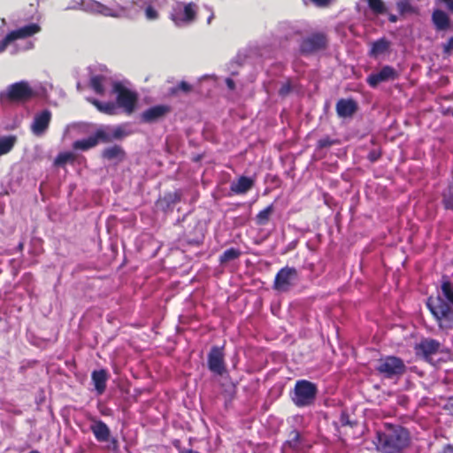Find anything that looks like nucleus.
Wrapping results in <instances>:
<instances>
[{"label":"nucleus","instance_id":"nucleus-12","mask_svg":"<svg viewBox=\"0 0 453 453\" xmlns=\"http://www.w3.org/2000/svg\"><path fill=\"white\" fill-rule=\"evenodd\" d=\"M396 72L390 66H384L380 72L371 74L367 81L372 87H376L380 82L391 81L396 78Z\"/></svg>","mask_w":453,"mask_h":453},{"label":"nucleus","instance_id":"nucleus-16","mask_svg":"<svg viewBox=\"0 0 453 453\" xmlns=\"http://www.w3.org/2000/svg\"><path fill=\"white\" fill-rule=\"evenodd\" d=\"M169 111V108L165 105H157L153 106L148 110H146L142 113V119L145 121L151 122L158 119L159 118L163 117L165 113H167Z\"/></svg>","mask_w":453,"mask_h":453},{"label":"nucleus","instance_id":"nucleus-31","mask_svg":"<svg viewBox=\"0 0 453 453\" xmlns=\"http://www.w3.org/2000/svg\"><path fill=\"white\" fill-rule=\"evenodd\" d=\"M441 292L447 301L453 305V290L449 281H444L442 283Z\"/></svg>","mask_w":453,"mask_h":453},{"label":"nucleus","instance_id":"nucleus-2","mask_svg":"<svg viewBox=\"0 0 453 453\" xmlns=\"http://www.w3.org/2000/svg\"><path fill=\"white\" fill-rule=\"evenodd\" d=\"M409 433L401 426H388L383 433L377 434V449L384 453H395L409 443Z\"/></svg>","mask_w":453,"mask_h":453},{"label":"nucleus","instance_id":"nucleus-29","mask_svg":"<svg viewBox=\"0 0 453 453\" xmlns=\"http://www.w3.org/2000/svg\"><path fill=\"white\" fill-rule=\"evenodd\" d=\"M239 255H240L239 250H237L235 249H229L222 254V256L220 257V262L226 263V262L232 261V260L237 258L239 257Z\"/></svg>","mask_w":453,"mask_h":453},{"label":"nucleus","instance_id":"nucleus-43","mask_svg":"<svg viewBox=\"0 0 453 453\" xmlns=\"http://www.w3.org/2000/svg\"><path fill=\"white\" fill-rule=\"evenodd\" d=\"M341 422L342 425H351V422L349 420L348 416H346L345 414H342L341 418Z\"/></svg>","mask_w":453,"mask_h":453},{"label":"nucleus","instance_id":"nucleus-3","mask_svg":"<svg viewBox=\"0 0 453 453\" xmlns=\"http://www.w3.org/2000/svg\"><path fill=\"white\" fill-rule=\"evenodd\" d=\"M197 11L198 6L195 3L177 2L173 7L170 18L175 26L183 27L196 20Z\"/></svg>","mask_w":453,"mask_h":453},{"label":"nucleus","instance_id":"nucleus-30","mask_svg":"<svg viewBox=\"0 0 453 453\" xmlns=\"http://www.w3.org/2000/svg\"><path fill=\"white\" fill-rule=\"evenodd\" d=\"M159 4L157 2L155 4H150L144 8L145 17L148 20H155L158 18V12L156 10V7Z\"/></svg>","mask_w":453,"mask_h":453},{"label":"nucleus","instance_id":"nucleus-36","mask_svg":"<svg viewBox=\"0 0 453 453\" xmlns=\"http://www.w3.org/2000/svg\"><path fill=\"white\" fill-rule=\"evenodd\" d=\"M453 50V37L450 38L448 42L444 45V52L448 55Z\"/></svg>","mask_w":453,"mask_h":453},{"label":"nucleus","instance_id":"nucleus-35","mask_svg":"<svg viewBox=\"0 0 453 453\" xmlns=\"http://www.w3.org/2000/svg\"><path fill=\"white\" fill-rule=\"evenodd\" d=\"M71 159H73V155L71 153H65V154H61L58 157L56 163L59 164V165L65 164V163L70 161Z\"/></svg>","mask_w":453,"mask_h":453},{"label":"nucleus","instance_id":"nucleus-23","mask_svg":"<svg viewBox=\"0 0 453 453\" xmlns=\"http://www.w3.org/2000/svg\"><path fill=\"white\" fill-rule=\"evenodd\" d=\"M389 48V42L384 39L378 40L372 43L370 54L372 57L378 58L385 54Z\"/></svg>","mask_w":453,"mask_h":453},{"label":"nucleus","instance_id":"nucleus-14","mask_svg":"<svg viewBox=\"0 0 453 453\" xmlns=\"http://www.w3.org/2000/svg\"><path fill=\"white\" fill-rule=\"evenodd\" d=\"M208 362L211 371L218 374L224 372L223 354L220 349L213 348L211 350Z\"/></svg>","mask_w":453,"mask_h":453},{"label":"nucleus","instance_id":"nucleus-27","mask_svg":"<svg viewBox=\"0 0 453 453\" xmlns=\"http://www.w3.org/2000/svg\"><path fill=\"white\" fill-rule=\"evenodd\" d=\"M106 82V79L103 76H94L91 79V86L96 93L97 94H103L104 93V87Z\"/></svg>","mask_w":453,"mask_h":453},{"label":"nucleus","instance_id":"nucleus-1","mask_svg":"<svg viewBox=\"0 0 453 453\" xmlns=\"http://www.w3.org/2000/svg\"><path fill=\"white\" fill-rule=\"evenodd\" d=\"M158 0H129L124 5L114 4L106 5L96 0H81L73 8L81 7L83 11L101 14L105 17L123 18L128 16L129 10L133 7L144 9L150 4H155Z\"/></svg>","mask_w":453,"mask_h":453},{"label":"nucleus","instance_id":"nucleus-20","mask_svg":"<svg viewBox=\"0 0 453 453\" xmlns=\"http://www.w3.org/2000/svg\"><path fill=\"white\" fill-rule=\"evenodd\" d=\"M439 349L440 343L432 339H426L422 341L418 346V349L422 351L426 358L438 352Z\"/></svg>","mask_w":453,"mask_h":453},{"label":"nucleus","instance_id":"nucleus-26","mask_svg":"<svg viewBox=\"0 0 453 453\" xmlns=\"http://www.w3.org/2000/svg\"><path fill=\"white\" fill-rule=\"evenodd\" d=\"M91 103L100 111L106 114H114L116 111V105L113 103H100L97 100H92Z\"/></svg>","mask_w":453,"mask_h":453},{"label":"nucleus","instance_id":"nucleus-39","mask_svg":"<svg viewBox=\"0 0 453 453\" xmlns=\"http://www.w3.org/2000/svg\"><path fill=\"white\" fill-rule=\"evenodd\" d=\"M445 409L449 411L451 415H453V397L448 400L445 404Z\"/></svg>","mask_w":453,"mask_h":453},{"label":"nucleus","instance_id":"nucleus-8","mask_svg":"<svg viewBox=\"0 0 453 453\" xmlns=\"http://www.w3.org/2000/svg\"><path fill=\"white\" fill-rule=\"evenodd\" d=\"M297 272L293 267L282 268L276 275L274 287L279 291H287L295 284Z\"/></svg>","mask_w":453,"mask_h":453},{"label":"nucleus","instance_id":"nucleus-15","mask_svg":"<svg viewBox=\"0 0 453 453\" xmlns=\"http://www.w3.org/2000/svg\"><path fill=\"white\" fill-rule=\"evenodd\" d=\"M356 110L357 104L351 99H341L336 104L337 114L342 118L350 117Z\"/></svg>","mask_w":453,"mask_h":453},{"label":"nucleus","instance_id":"nucleus-6","mask_svg":"<svg viewBox=\"0 0 453 453\" xmlns=\"http://www.w3.org/2000/svg\"><path fill=\"white\" fill-rule=\"evenodd\" d=\"M35 88L27 81L10 85L2 94V99L11 101H27L35 96Z\"/></svg>","mask_w":453,"mask_h":453},{"label":"nucleus","instance_id":"nucleus-18","mask_svg":"<svg viewBox=\"0 0 453 453\" xmlns=\"http://www.w3.org/2000/svg\"><path fill=\"white\" fill-rule=\"evenodd\" d=\"M95 437L99 441H108L110 438V429L102 421H94L90 426Z\"/></svg>","mask_w":453,"mask_h":453},{"label":"nucleus","instance_id":"nucleus-7","mask_svg":"<svg viewBox=\"0 0 453 453\" xmlns=\"http://www.w3.org/2000/svg\"><path fill=\"white\" fill-rule=\"evenodd\" d=\"M377 370L386 377H394L403 374L405 371L403 362L395 357H386L379 360Z\"/></svg>","mask_w":453,"mask_h":453},{"label":"nucleus","instance_id":"nucleus-13","mask_svg":"<svg viewBox=\"0 0 453 453\" xmlns=\"http://www.w3.org/2000/svg\"><path fill=\"white\" fill-rule=\"evenodd\" d=\"M42 31V27L38 23H30L20 27L11 32L14 40L26 39L31 37Z\"/></svg>","mask_w":453,"mask_h":453},{"label":"nucleus","instance_id":"nucleus-22","mask_svg":"<svg viewBox=\"0 0 453 453\" xmlns=\"http://www.w3.org/2000/svg\"><path fill=\"white\" fill-rule=\"evenodd\" d=\"M103 157L108 160L119 162L124 157V151L119 146L114 145L105 149Z\"/></svg>","mask_w":453,"mask_h":453},{"label":"nucleus","instance_id":"nucleus-24","mask_svg":"<svg viewBox=\"0 0 453 453\" xmlns=\"http://www.w3.org/2000/svg\"><path fill=\"white\" fill-rule=\"evenodd\" d=\"M16 142L14 136H6L0 139V157L12 150Z\"/></svg>","mask_w":453,"mask_h":453},{"label":"nucleus","instance_id":"nucleus-5","mask_svg":"<svg viewBox=\"0 0 453 453\" xmlns=\"http://www.w3.org/2000/svg\"><path fill=\"white\" fill-rule=\"evenodd\" d=\"M317 394L315 384L308 380H298L296 383L292 400L296 405L302 407L313 403Z\"/></svg>","mask_w":453,"mask_h":453},{"label":"nucleus","instance_id":"nucleus-10","mask_svg":"<svg viewBox=\"0 0 453 453\" xmlns=\"http://www.w3.org/2000/svg\"><path fill=\"white\" fill-rule=\"evenodd\" d=\"M326 39L323 34H315L304 39L301 44V50L311 53L326 47Z\"/></svg>","mask_w":453,"mask_h":453},{"label":"nucleus","instance_id":"nucleus-44","mask_svg":"<svg viewBox=\"0 0 453 453\" xmlns=\"http://www.w3.org/2000/svg\"><path fill=\"white\" fill-rule=\"evenodd\" d=\"M289 89H290V88H289V85H284V86H282V88H280V93L281 95H286V94H288V93Z\"/></svg>","mask_w":453,"mask_h":453},{"label":"nucleus","instance_id":"nucleus-9","mask_svg":"<svg viewBox=\"0 0 453 453\" xmlns=\"http://www.w3.org/2000/svg\"><path fill=\"white\" fill-rule=\"evenodd\" d=\"M113 90L117 94L119 106L124 108L128 113L132 112L136 102V96L118 83L114 84Z\"/></svg>","mask_w":453,"mask_h":453},{"label":"nucleus","instance_id":"nucleus-47","mask_svg":"<svg viewBox=\"0 0 453 453\" xmlns=\"http://www.w3.org/2000/svg\"><path fill=\"white\" fill-rule=\"evenodd\" d=\"M390 20H391V21H393V22H395V21L396 20V19H395V16H392V17L390 18Z\"/></svg>","mask_w":453,"mask_h":453},{"label":"nucleus","instance_id":"nucleus-17","mask_svg":"<svg viewBox=\"0 0 453 453\" xmlns=\"http://www.w3.org/2000/svg\"><path fill=\"white\" fill-rule=\"evenodd\" d=\"M432 19L438 30H446L450 27V19L449 15L440 9L434 10Z\"/></svg>","mask_w":453,"mask_h":453},{"label":"nucleus","instance_id":"nucleus-4","mask_svg":"<svg viewBox=\"0 0 453 453\" xmlns=\"http://www.w3.org/2000/svg\"><path fill=\"white\" fill-rule=\"evenodd\" d=\"M427 305L439 322L441 328H449L453 325V313L449 303H445L441 296L430 297Z\"/></svg>","mask_w":453,"mask_h":453},{"label":"nucleus","instance_id":"nucleus-28","mask_svg":"<svg viewBox=\"0 0 453 453\" xmlns=\"http://www.w3.org/2000/svg\"><path fill=\"white\" fill-rule=\"evenodd\" d=\"M371 10L376 14H382L386 12V8L382 0H367Z\"/></svg>","mask_w":453,"mask_h":453},{"label":"nucleus","instance_id":"nucleus-21","mask_svg":"<svg viewBox=\"0 0 453 453\" xmlns=\"http://www.w3.org/2000/svg\"><path fill=\"white\" fill-rule=\"evenodd\" d=\"M92 380L96 390L98 394H102L106 386L107 373L104 370L95 371L92 373Z\"/></svg>","mask_w":453,"mask_h":453},{"label":"nucleus","instance_id":"nucleus-25","mask_svg":"<svg viewBox=\"0 0 453 453\" xmlns=\"http://www.w3.org/2000/svg\"><path fill=\"white\" fill-rule=\"evenodd\" d=\"M96 145V138H93V136H90V137L83 139V140L76 141L73 143V148L75 150H86L95 147Z\"/></svg>","mask_w":453,"mask_h":453},{"label":"nucleus","instance_id":"nucleus-46","mask_svg":"<svg viewBox=\"0 0 453 453\" xmlns=\"http://www.w3.org/2000/svg\"><path fill=\"white\" fill-rule=\"evenodd\" d=\"M213 18H214V15H213V13H211V14L210 15V17L208 18L207 23H208V24H211V20H212V19H213Z\"/></svg>","mask_w":453,"mask_h":453},{"label":"nucleus","instance_id":"nucleus-38","mask_svg":"<svg viewBox=\"0 0 453 453\" xmlns=\"http://www.w3.org/2000/svg\"><path fill=\"white\" fill-rule=\"evenodd\" d=\"M317 6L326 7L330 4L332 0H311Z\"/></svg>","mask_w":453,"mask_h":453},{"label":"nucleus","instance_id":"nucleus-33","mask_svg":"<svg viewBox=\"0 0 453 453\" xmlns=\"http://www.w3.org/2000/svg\"><path fill=\"white\" fill-rule=\"evenodd\" d=\"M93 138H96V144L99 141L108 142L111 141V132H108L104 129H99L95 135H93Z\"/></svg>","mask_w":453,"mask_h":453},{"label":"nucleus","instance_id":"nucleus-45","mask_svg":"<svg viewBox=\"0 0 453 453\" xmlns=\"http://www.w3.org/2000/svg\"><path fill=\"white\" fill-rule=\"evenodd\" d=\"M226 84H227V87L231 89H233L234 88V83L232 80L230 79H227L226 80Z\"/></svg>","mask_w":453,"mask_h":453},{"label":"nucleus","instance_id":"nucleus-48","mask_svg":"<svg viewBox=\"0 0 453 453\" xmlns=\"http://www.w3.org/2000/svg\"><path fill=\"white\" fill-rule=\"evenodd\" d=\"M30 453H39V452H37V451H31Z\"/></svg>","mask_w":453,"mask_h":453},{"label":"nucleus","instance_id":"nucleus-32","mask_svg":"<svg viewBox=\"0 0 453 453\" xmlns=\"http://www.w3.org/2000/svg\"><path fill=\"white\" fill-rule=\"evenodd\" d=\"M272 212H273L272 205H270V206L266 207L265 210L261 211L257 216L258 224H260V225L265 224L268 221L269 217L272 214Z\"/></svg>","mask_w":453,"mask_h":453},{"label":"nucleus","instance_id":"nucleus-41","mask_svg":"<svg viewBox=\"0 0 453 453\" xmlns=\"http://www.w3.org/2000/svg\"><path fill=\"white\" fill-rule=\"evenodd\" d=\"M179 88L185 92H188L191 89V87L187 82L181 81L179 85Z\"/></svg>","mask_w":453,"mask_h":453},{"label":"nucleus","instance_id":"nucleus-37","mask_svg":"<svg viewBox=\"0 0 453 453\" xmlns=\"http://www.w3.org/2000/svg\"><path fill=\"white\" fill-rule=\"evenodd\" d=\"M111 139L112 138L118 139V138H120L123 135V132H122L121 128L117 127V128H114L112 130V132H111Z\"/></svg>","mask_w":453,"mask_h":453},{"label":"nucleus","instance_id":"nucleus-11","mask_svg":"<svg viewBox=\"0 0 453 453\" xmlns=\"http://www.w3.org/2000/svg\"><path fill=\"white\" fill-rule=\"evenodd\" d=\"M50 119L51 114L48 110L36 113L31 125L33 134L37 136L43 134L49 127Z\"/></svg>","mask_w":453,"mask_h":453},{"label":"nucleus","instance_id":"nucleus-42","mask_svg":"<svg viewBox=\"0 0 453 453\" xmlns=\"http://www.w3.org/2000/svg\"><path fill=\"white\" fill-rule=\"evenodd\" d=\"M331 144V142L327 139H323V140H320L319 142V145L323 148V147H326V146H329Z\"/></svg>","mask_w":453,"mask_h":453},{"label":"nucleus","instance_id":"nucleus-40","mask_svg":"<svg viewBox=\"0 0 453 453\" xmlns=\"http://www.w3.org/2000/svg\"><path fill=\"white\" fill-rule=\"evenodd\" d=\"M438 1L441 3H443L449 11L453 12V0H438Z\"/></svg>","mask_w":453,"mask_h":453},{"label":"nucleus","instance_id":"nucleus-19","mask_svg":"<svg viewBox=\"0 0 453 453\" xmlns=\"http://www.w3.org/2000/svg\"><path fill=\"white\" fill-rule=\"evenodd\" d=\"M253 180L248 177H241L231 183V190L236 194H244L253 186Z\"/></svg>","mask_w":453,"mask_h":453},{"label":"nucleus","instance_id":"nucleus-34","mask_svg":"<svg viewBox=\"0 0 453 453\" xmlns=\"http://www.w3.org/2000/svg\"><path fill=\"white\" fill-rule=\"evenodd\" d=\"M14 38L12 37L11 32L0 42V53L4 51L7 46L14 42Z\"/></svg>","mask_w":453,"mask_h":453}]
</instances>
